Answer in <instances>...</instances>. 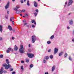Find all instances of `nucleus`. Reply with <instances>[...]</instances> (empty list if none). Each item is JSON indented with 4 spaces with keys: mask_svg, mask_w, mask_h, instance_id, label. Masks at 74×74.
Instances as JSON below:
<instances>
[{
    "mask_svg": "<svg viewBox=\"0 0 74 74\" xmlns=\"http://www.w3.org/2000/svg\"><path fill=\"white\" fill-rule=\"evenodd\" d=\"M47 43L48 44H51V41H48L47 42Z\"/></svg>",
    "mask_w": 74,
    "mask_h": 74,
    "instance_id": "a878e982",
    "label": "nucleus"
},
{
    "mask_svg": "<svg viewBox=\"0 0 74 74\" xmlns=\"http://www.w3.org/2000/svg\"><path fill=\"white\" fill-rule=\"evenodd\" d=\"M35 11H36V12H38V10L36 9Z\"/></svg>",
    "mask_w": 74,
    "mask_h": 74,
    "instance_id": "c9c22d12",
    "label": "nucleus"
},
{
    "mask_svg": "<svg viewBox=\"0 0 74 74\" xmlns=\"http://www.w3.org/2000/svg\"><path fill=\"white\" fill-rule=\"evenodd\" d=\"M21 3H23V0H21Z\"/></svg>",
    "mask_w": 74,
    "mask_h": 74,
    "instance_id": "8fccbe9b",
    "label": "nucleus"
},
{
    "mask_svg": "<svg viewBox=\"0 0 74 74\" xmlns=\"http://www.w3.org/2000/svg\"><path fill=\"white\" fill-rule=\"evenodd\" d=\"M16 73L15 72H12V74H15Z\"/></svg>",
    "mask_w": 74,
    "mask_h": 74,
    "instance_id": "a19ab883",
    "label": "nucleus"
},
{
    "mask_svg": "<svg viewBox=\"0 0 74 74\" xmlns=\"http://www.w3.org/2000/svg\"><path fill=\"white\" fill-rule=\"evenodd\" d=\"M27 5L28 6H30V3H29V0H27Z\"/></svg>",
    "mask_w": 74,
    "mask_h": 74,
    "instance_id": "dca6fc26",
    "label": "nucleus"
},
{
    "mask_svg": "<svg viewBox=\"0 0 74 74\" xmlns=\"http://www.w3.org/2000/svg\"><path fill=\"white\" fill-rule=\"evenodd\" d=\"M35 22V20H33L32 21V23H34Z\"/></svg>",
    "mask_w": 74,
    "mask_h": 74,
    "instance_id": "473e14b6",
    "label": "nucleus"
},
{
    "mask_svg": "<svg viewBox=\"0 0 74 74\" xmlns=\"http://www.w3.org/2000/svg\"><path fill=\"white\" fill-rule=\"evenodd\" d=\"M14 10H15V11H19V12H20V10H18V9H17V8H14Z\"/></svg>",
    "mask_w": 74,
    "mask_h": 74,
    "instance_id": "a211bd4d",
    "label": "nucleus"
},
{
    "mask_svg": "<svg viewBox=\"0 0 74 74\" xmlns=\"http://www.w3.org/2000/svg\"><path fill=\"white\" fill-rule=\"evenodd\" d=\"M67 4V2H66V3H65V4Z\"/></svg>",
    "mask_w": 74,
    "mask_h": 74,
    "instance_id": "774afa93",
    "label": "nucleus"
},
{
    "mask_svg": "<svg viewBox=\"0 0 74 74\" xmlns=\"http://www.w3.org/2000/svg\"><path fill=\"white\" fill-rule=\"evenodd\" d=\"M20 16H22V14H20Z\"/></svg>",
    "mask_w": 74,
    "mask_h": 74,
    "instance_id": "338daca9",
    "label": "nucleus"
},
{
    "mask_svg": "<svg viewBox=\"0 0 74 74\" xmlns=\"http://www.w3.org/2000/svg\"><path fill=\"white\" fill-rule=\"evenodd\" d=\"M46 62V61H45V60H43V62L45 63Z\"/></svg>",
    "mask_w": 74,
    "mask_h": 74,
    "instance_id": "a18cd8bd",
    "label": "nucleus"
},
{
    "mask_svg": "<svg viewBox=\"0 0 74 74\" xmlns=\"http://www.w3.org/2000/svg\"><path fill=\"white\" fill-rule=\"evenodd\" d=\"M3 71L0 70V74H3Z\"/></svg>",
    "mask_w": 74,
    "mask_h": 74,
    "instance_id": "cd10ccee",
    "label": "nucleus"
},
{
    "mask_svg": "<svg viewBox=\"0 0 74 74\" xmlns=\"http://www.w3.org/2000/svg\"><path fill=\"white\" fill-rule=\"evenodd\" d=\"M32 27H35V26L34 25H32Z\"/></svg>",
    "mask_w": 74,
    "mask_h": 74,
    "instance_id": "37998d69",
    "label": "nucleus"
},
{
    "mask_svg": "<svg viewBox=\"0 0 74 74\" xmlns=\"http://www.w3.org/2000/svg\"><path fill=\"white\" fill-rule=\"evenodd\" d=\"M62 54H63L62 52H61L60 53H59V56H61L62 55Z\"/></svg>",
    "mask_w": 74,
    "mask_h": 74,
    "instance_id": "4be33fe9",
    "label": "nucleus"
},
{
    "mask_svg": "<svg viewBox=\"0 0 74 74\" xmlns=\"http://www.w3.org/2000/svg\"><path fill=\"white\" fill-rule=\"evenodd\" d=\"M58 49H57V48H55L54 49V54L55 55V54H56L57 53H58Z\"/></svg>",
    "mask_w": 74,
    "mask_h": 74,
    "instance_id": "423d86ee",
    "label": "nucleus"
},
{
    "mask_svg": "<svg viewBox=\"0 0 74 74\" xmlns=\"http://www.w3.org/2000/svg\"><path fill=\"white\" fill-rule=\"evenodd\" d=\"M24 50H25V49L23 48V45H20V48L19 49V51L20 53H24Z\"/></svg>",
    "mask_w": 74,
    "mask_h": 74,
    "instance_id": "f03ea898",
    "label": "nucleus"
},
{
    "mask_svg": "<svg viewBox=\"0 0 74 74\" xmlns=\"http://www.w3.org/2000/svg\"><path fill=\"white\" fill-rule=\"evenodd\" d=\"M27 23H24V25H27Z\"/></svg>",
    "mask_w": 74,
    "mask_h": 74,
    "instance_id": "e433bc0d",
    "label": "nucleus"
},
{
    "mask_svg": "<svg viewBox=\"0 0 74 74\" xmlns=\"http://www.w3.org/2000/svg\"><path fill=\"white\" fill-rule=\"evenodd\" d=\"M2 40V37H0V40L1 41Z\"/></svg>",
    "mask_w": 74,
    "mask_h": 74,
    "instance_id": "49530a36",
    "label": "nucleus"
},
{
    "mask_svg": "<svg viewBox=\"0 0 74 74\" xmlns=\"http://www.w3.org/2000/svg\"><path fill=\"white\" fill-rule=\"evenodd\" d=\"M73 35H74V29L73 30Z\"/></svg>",
    "mask_w": 74,
    "mask_h": 74,
    "instance_id": "5fc2aeb1",
    "label": "nucleus"
},
{
    "mask_svg": "<svg viewBox=\"0 0 74 74\" xmlns=\"http://www.w3.org/2000/svg\"><path fill=\"white\" fill-rule=\"evenodd\" d=\"M19 12H19V11H17L16 12V13H17V14H18V13H19Z\"/></svg>",
    "mask_w": 74,
    "mask_h": 74,
    "instance_id": "ea45409f",
    "label": "nucleus"
},
{
    "mask_svg": "<svg viewBox=\"0 0 74 74\" xmlns=\"http://www.w3.org/2000/svg\"><path fill=\"white\" fill-rule=\"evenodd\" d=\"M54 38V35L52 36L50 38V39H53Z\"/></svg>",
    "mask_w": 74,
    "mask_h": 74,
    "instance_id": "b1692460",
    "label": "nucleus"
},
{
    "mask_svg": "<svg viewBox=\"0 0 74 74\" xmlns=\"http://www.w3.org/2000/svg\"><path fill=\"white\" fill-rule=\"evenodd\" d=\"M49 57L50 59H53V56L52 55H51L49 56Z\"/></svg>",
    "mask_w": 74,
    "mask_h": 74,
    "instance_id": "f3484780",
    "label": "nucleus"
},
{
    "mask_svg": "<svg viewBox=\"0 0 74 74\" xmlns=\"http://www.w3.org/2000/svg\"><path fill=\"white\" fill-rule=\"evenodd\" d=\"M16 8L17 9H18V8H19V6H16Z\"/></svg>",
    "mask_w": 74,
    "mask_h": 74,
    "instance_id": "4c0bfd02",
    "label": "nucleus"
},
{
    "mask_svg": "<svg viewBox=\"0 0 74 74\" xmlns=\"http://www.w3.org/2000/svg\"><path fill=\"white\" fill-rule=\"evenodd\" d=\"M26 61V62L27 63H28V62H29V60L28 59H27L25 60Z\"/></svg>",
    "mask_w": 74,
    "mask_h": 74,
    "instance_id": "5701e85b",
    "label": "nucleus"
},
{
    "mask_svg": "<svg viewBox=\"0 0 74 74\" xmlns=\"http://www.w3.org/2000/svg\"><path fill=\"white\" fill-rule=\"evenodd\" d=\"M48 52H51V49H49V50L48 51Z\"/></svg>",
    "mask_w": 74,
    "mask_h": 74,
    "instance_id": "58836bf2",
    "label": "nucleus"
},
{
    "mask_svg": "<svg viewBox=\"0 0 74 74\" xmlns=\"http://www.w3.org/2000/svg\"><path fill=\"white\" fill-rule=\"evenodd\" d=\"M8 29H9L10 31H11L12 30V27L10 25L8 26Z\"/></svg>",
    "mask_w": 74,
    "mask_h": 74,
    "instance_id": "9b49d317",
    "label": "nucleus"
},
{
    "mask_svg": "<svg viewBox=\"0 0 74 74\" xmlns=\"http://www.w3.org/2000/svg\"><path fill=\"white\" fill-rule=\"evenodd\" d=\"M3 73H7V71H4Z\"/></svg>",
    "mask_w": 74,
    "mask_h": 74,
    "instance_id": "de8ad7c7",
    "label": "nucleus"
},
{
    "mask_svg": "<svg viewBox=\"0 0 74 74\" xmlns=\"http://www.w3.org/2000/svg\"><path fill=\"white\" fill-rule=\"evenodd\" d=\"M33 67V65L32 64H31L30 65V68H32V67Z\"/></svg>",
    "mask_w": 74,
    "mask_h": 74,
    "instance_id": "393cba45",
    "label": "nucleus"
},
{
    "mask_svg": "<svg viewBox=\"0 0 74 74\" xmlns=\"http://www.w3.org/2000/svg\"><path fill=\"white\" fill-rule=\"evenodd\" d=\"M55 66H53L52 68V71H53L55 70Z\"/></svg>",
    "mask_w": 74,
    "mask_h": 74,
    "instance_id": "4468645a",
    "label": "nucleus"
},
{
    "mask_svg": "<svg viewBox=\"0 0 74 74\" xmlns=\"http://www.w3.org/2000/svg\"><path fill=\"white\" fill-rule=\"evenodd\" d=\"M49 56H46L45 57V59L46 60H48V59H49Z\"/></svg>",
    "mask_w": 74,
    "mask_h": 74,
    "instance_id": "aec40b11",
    "label": "nucleus"
},
{
    "mask_svg": "<svg viewBox=\"0 0 74 74\" xmlns=\"http://www.w3.org/2000/svg\"><path fill=\"white\" fill-rule=\"evenodd\" d=\"M29 47H30V44H29Z\"/></svg>",
    "mask_w": 74,
    "mask_h": 74,
    "instance_id": "e2e57ef3",
    "label": "nucleus"
},
{
    "mask_svg": "<svg viewBox=\"0 0 74 74\" xmlns=\"http://www.w3.org/2000/svg\"><path fill=\"white\" fill-rule=\"evenodd\" d=\"M23 66L22 65L21 66V70H23Z\"/></svg>",
    "mask_w": 74,
    "mask_h": 74,
    "instance_id": "c85d7f7f",
    "label": "nucleus"
},
{
    "mask_svg": "<svg viewBox=\"0 0 74 74\" xmlns=\"http://www.w3.org/2000/svg\"><path fill=\"white\" fill-rule=\"evenodd\" d=\"M26 26H27V27H29V25H26Z\"/></svg>",
    "mask_w": 74,
    "mask_h": 74,
    "instance_id": "0e129e2a",
    "label": "nucleus"
},
{
    "mask_svg": "<svg viewBox=\"0 0 74 74\" xmlns=\"http://www.w3.org/2000/svg\"><path fill=\"white\" fill-rule=\"evenodd\" d=\"M3 67H5V69L6 70H8L9 68H10V71H13V70H14V69L12 68V66H11L10 64H8L7 65V64H4L3 65Z\"/></svg>",
    "mask_w": 74,
    "mask_h": 74,
    "instance_id": "f257e3e1",
    "label": "nucleus"
},
{
    "mask_svg": "<svg viewBox=\"0 0 74 74\" xmlns=\"http://www.w3.org/2000/svg\"><path fill=\"white\" fill-rule=\"evenodd\" d=\"M45 74H49V73L48 72H46L45 73Z\"/></svg>",
    "mask_w": 74,
    "mask_h": 74,
    "instance_id": "4d7b16f0",
    "label": "nucleus"
},
{
    "mask_svg": "<svg viewBox=\"0 0 74 74\" xmlns=\"http://www.w3.org/2000/svg\"><path fill=\"white\" fill-rule=\"evenodd\" d=\"M11 48H8L6 51L7 53H9V52H10V51H11Z\"/></svg>",
    "mask_w": 74,
    "mask_h": 74,
    "instance_id": "9d476101",
    "label": "nucleus"
},
{
    "mask_svg": "<svg viewBox=\"0 0 74 74\" xmlns=\"http://www.w3.org/2000/svg\"><path fill=\"white\" fill-rule=\"evenodd\" d=\"M25 10H23L22 11H21L20 10V12H19V13H21V12H25Z\"/></svg>",
    "mask_w": 74,
    "mask_h": 74,
    "instance_id": "412c9836",
    "label": "nucleus"
},
{
    "mask_svg": "<svg viewBox=\"0 0 74 74\" xmlns=\"http://www.w3.org/2000/svg\"><path fill=\"white\" fill-rule=\"evenodd\" d=\"M71 13H69L68 14V15H71Z\"/></svg>",
    "mask_w": 74,
    "mask_h": 74,
    "instance_id": "864d4df0",
    "label": "nucleus"
},
{
    "mask_svg": "<svg viewBox=\"0 0 74 74\" xmlns=\"http://www.w3.org/2000/svg\"><path fill=\"white\" fill-rule=\"evenodd\" d=\"M10 5V3L9 2H8L7 3V4L6 5V6H5V8L6 10H7L8 8V7H9V5Z\"/></svg>",
    "mask_w": 74,
    "mask_h": 74,
    "instance_id": "6e6552de",
    "label": "nucleus"
},
{
    "mask_svg": "<svg viewBox=\"0 0 74 74\" xmlns=\"http://www.w3.org/2000/svg\"><path fill=\"white\" fill-rule=\"evenodd\" d=\"M27 55L28 56L29 58H32L34 57V55L33 54L31 53H27Z\"/></svg>",
    "mask_w": 74,
    "mask_h": 74,
    "instance_id": "20e7f679",
    "label": "nucleus"
},
{
    "mask_svg": "<svg viewBox=\"0 0 74 74\" xmlns=\"http://www.w3.org/2000/svg\"><path fill=\"white\" fill-rule=\"evenodd\" d=\"M34 6L35 7H37L38 5H37V2L36 1H34Z\"/></svg>",
    "mask_w": 74,
    "mask_h": 74,
    "instance_id": "0eeeda50",
    "label": "nucleus"
},
{
    "mask_svg": "<svg viewBox=\"0 0 74 74\" xmlns=\"http://www.w3.org/2000/svg\"><path fill=\"white\" fill-rule=\"evenodd\" d=\"M12 24L13 25H14V21H12Z\"/></svg>",
    "mask_w": 74,
    "mask_h": 74,
    "instance_id": "3c124183",
    "label": "nucleus"
},
{
    "mask_svg": "<svg viewBox=\"0 0 74 74\" xmlns=\"http://www.w3.org/2000/svg\"><path fill=\"white\" fill-rule=\"evenodd\" d=\"M12 39L14 40V39H15V38L14 37H12Z\"/></svg>",
    "mask_w": 74,
    "mask_h": 74,
    "instance_id": "c03bdc74",
    "label": "nucleus"
},
{
    "mask_svg": "<svg viewBox=\"0 0 74 74\" xmlns=\"http://www.w3.org/2000/svg\"><path fill=\"white\" fill-rule=\"evenodd\" d=\"M68 55L67 53H66L64 55V58H66Z\"/></svg>",
    "mask_w": 74,
    "mask_h": 74,
    "instance_id": "6ab92c4d",
    "label": "nucleus"
},
{
    "mask_svg": "<svg viewBox=\"0 0 74 74\" xmlns=\"http://www.w3.org/2000/svg\"><path fill=\"white\" fill-rule=\"evenodd\" d=\"M72 41H73L74 42V39H73L72 40Z\"/></svg>",
    "mask_w": 74,
    "mask_h": 74,
    "instance_id": "69168bd1",
    "label": "nucleus"
},
{
    "mask_svg": "<svg viewBox=\"0 0 74 74\" xmlns=\"http://www.w3.org/2000/svg\"><path fill=\"white\" fill-rule=\"evenodd\" d=\"M37 14H38V13H34V15H35V16H37Z\"/></svg>",
    "mask_w": 74,
    "mask_h": 74,
    "instance_id": "c756f323",
    "label": "nucleus"
},
{
    "mask_svg": "<svg viewBox=\"0 0 74 74\" xmlns=\"http://www.w3.org/2000/svg\"><path fill=\"white\" fill-rule=\"evenodd\" d=\"M0 31L1 32H3V26L2 25H0Z\"/></svg>",
    "mask_w": 74,
    "mask_h": 74,
    "instance_id": "ddd939ff",
    "label": "nucleus"
},
{
    "mask_svg": "<svg viewBox=\"0 0 74 74\" xmlns=\"http://www.w3.org/2000/svg\"><path fill=\"white\" fill-rule=\"evenodd\" d=\"M69 59L70 60H71V61L72 60V59H71V57H70V56H69Z\"/></svg>",
    "mask_w": 74,
    "mask_h": 74,
    "instance_id": "2f4dec72",
    "label": "nucleus"
},
{
    "mask_svg": "<svg viewBox=\"0 0 74 74\" xmlns=\"http://www.w3.org/2000/svg\"><path fill=\"white\" fill-rule=\"evenodd\" d=\"M6 62L7 64H9V63H10V62H9V60L8 59H6Z\"/></svg>",
    "mask_w": 74,
    "mask_h": 74,
    "instance_id": "2eb2a0df",
    "label": "nucleus"
},
{
    "mask_svg": "<svg viewBox=\"0 0 74 74\" xmlns=\"http://www.w3.org/2000/svg\"><path fill=\"white\" fill-rule=\"evenodd\" d=\"M67 29H70V27H67Z\"/></svg>",
    "mask_w": 74,
    "mask_h": 74,
    "instance_id": "13d9d810",
    "label": "nucleus"
},
{
    "mask_svg": "<svg viewBox=\"0 0 74 74\" xmlns=\"http://www.w3.org/2000/svg\"><path fill=\"white\" fill-rule=\"evenodd\" d=\"M3 67H2L1 68L0 70L1 71H3Z\"/></svg>",
    "mask_w": 74,
    "mask_h": 74,
    "instance_id": "f704fd0d",
    "label": "nucleus"
},
{
    "mask_svg": "<svg viewBox=\"0 0 74 74\" xmlns=\"http://www.w3.org/2000/svg\"><path fill=\"white\" fill-rule=\"evenodd\" d=\"M12 30H13V32H15V29H12Z\"/></svg>",
    "mask_w": 74,
    "mask_h": 74,
    "instance_id": "09e8293b",
    "label": "nucleus"
},
{
    "mask_svg": "<svg viewBox=\"0 0 74 74\" xmlns=\"http://www.w3.org/2000/svg\"><path fill=\"white\" fill-rule=\"evenodd\" d=\"M26 22V20L25 19L23 21V22Z\"/></svg>",
    "mask_w": 74,
    "mask_h": 74,
    "instance_id": "79ce46f5",
    "label": "nucleus"
},
{
    "mask_svg": "<svg viewBox=\"0 0 74 74\" xmlns=\"http://www.w3.org/2000/svg\"><path fill=\"white\" fill-rule=\"evenodd\" d=\"M11 50L12 52H13V51H14V50H13V49H12Z\"/></svg>",
    "mask_w": 74,
    "mask_h": 74,
    "instance_id": "052dcab7",
    "label": "nucleus"
},
{
    "mask_svg": "<svg viewBox=\"0 0 74 74\" xmlns=\"http://www.w3.org/2000/svg\"><path fill=\"white\" fill-rule=\"evenodd\" d=\"M5 17L6 19H8V15H6L5 16Z\"/></svg>",
    "mask_w": 74,
    "mask_h": 74,
    "instance_id": "7c9ffc66",
    "label": "nucleus"
},
{
    "mask_svg": "<svg viewBox=\"0 0 74 74\" xmlns=\"http://www.w3.org/2000/svg\"><path fill=\"white\" fill-rule=\"evenodd\" d=\"M18 47L16 46V45H15L14 47V50L16 51H18Z\"/></svg>",
    "mask_w": 74,
    "mask_h": 74,
    "instance_id": "1a4fd4ad",
    "label": "nucleus"
},
{
    "mask_svg": "<svg viewBox=\"0 0 74 74\" xmlns=\"http://www.w3.org/2000/svg\"><path fill=\"white\" fill-rule=\"evenodd\" d=\"M69 23L70 25H73V20L72 19L69 21Z\"/></svg>",
    "mask_w": 74,
    "mask_h": 74,
    "instance_id": "f8f14e48",
    "label": "nucleus"
},
{
    "mask_svg": "<svg viewBox=\"0 0 74 74\" xmlns=\"http://www.w3.org/2000/svg\"><path fill=\"white\" fill-rule=\"evenodd\" d=\"M7 13H8V14H9V11H7Z\"/></svg>",
    "mask_w": 74,
    "mask_h": 74,
    "instance_id": "bf43d9fd",
    "label": "nucleus"
},
{
    "mask_svg": "<svg viewBox=\"0 0 74 74\" xmlns=\"http://www.w3.org/2000/svg\"><path fill=\"white\" fill-rule=\"evenodd\" d=\"M32 40L33 43H34V42L36 41V38L35 35H34L32 36Z\"/></svg>",
    "mask_w": 74,
    "mask_h": 74,
    "instance_id": "7ed1b4c3",
    "label": "nucleus"
},
{
    "mask_svg": "<svg viewBox=\"0 0 74 74\" xmlns=\"http://www.w3.org/2000/svg\"><path fill=\"white\" fill-rule=\"evenodd\" d=\"M73 1L72 0H69V2L68 3V6H69L70 5L72 4H73Z\"/></svg>",
    "mask_w": 74,
    "mask_h": 74,
    "instance_id": "39448f33",
    "label": "nucleus"
},
{
    "mask_svg": "<svg viewBox=\"0 0 74 74\" xmlns=\"http://www.w3.org/2000/svg\"><path fill=\"white\" fill-rule=\"evenodd\" d=\"M10 19L11 22L12 21V17L10 18Z\"/></svg>",
    "mask_w": 74,
    "mask_h": 74,
    "instance_id": "72a5a7b5",
    "label": "nucleus"
},
{
    "mask_svg": "<svg viewBox=\"0 0 74 74\" xmlns=\"http://www.w3.org/2000/svg\"><path fill=\"white\" fill-rule=\"evenodd\" d=\"M0 58H3V55H0Z\"/></svg>",
    "mask_w": 74,
    "mask_h": 74,
    "instance_id": "bb28decb",
    "label": "nucleus"
},
{
    "mask_svg": "<svg viewBox=\"0 0 74 74\" xmlns=\"http://www.w3.org/2000/svg\"><path fill=\"white\" fill-rule=\"evenodd\" d=\"M34 25H36V21H35V22H34Z\"/></svg>",
    "mask_w": 74,
    "mask_h": 74,
    "instance_id": "6e6d98bb",
    "label": "nucleus"
},
{
    "mask_svg": "<svg viewBox=\"0 0 74 74\" xmlns=\"http://www.w3.org/2000/svg\"><path fill=\"white\" fill-rule=\"evenodd\" d=\"M21 62L22 63H24V61H22Z\"/></svg>",
    "mask_w": 74,
    "mask_h": 74,
    "instance_id": "603ef678",
    "label": "nucleus"
},
{
    "mask_svg": "<svg viewBox=\"0 0 74 74\" xmlns=\"http://www.w3.org/2000/svg\"><path fill=\"white\" fill-rule=\"evenodd\" d=\"M25 16H28V15L27 14H25Z\"/></svg>",
    "mask_w": 74,
    "mask_h": 74,
    "instance_id": "680f3d73",
    "label": "nucleus"
}]
</instances>
